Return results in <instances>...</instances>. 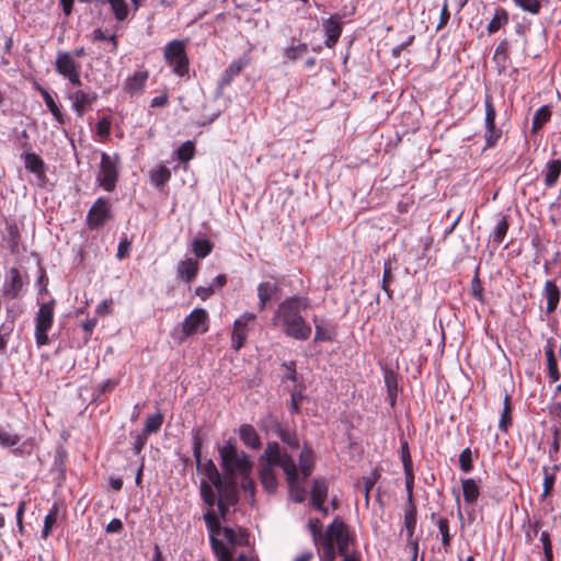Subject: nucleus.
<instances>
[{"mask_svg":"<svg viewBox=\"0 0 561 561\" xmlns=\"http://www.w3.org/2000/svg\"><path fill=\"white\" fill-rule=\"evenodd\" d=\"M256 316L252 312H244L233 322L231 333V346L234 351H239L247 342L248 333L255 323Z\"/></svg>","mask_w":561,"mask_h":561,"instance_id":"obj_10","label":"nucleus"},{"mask_svg":"<svg viewBox=\"0 0 561 561\" xmlns=\"http://www.w3.org/2000/svg\"><path fill=\"white\" fill-rule=\"evenodd\" d=\"M171 176L170 170L165 167H159L152 174V180L157 185L165 183Z\"/></svg>","mask_w":561,"mask_h":561,"instance_id":"obj_53","label":"nucleus"},{"mask_svg":"<svg viewBox=\"0 0 561 561\" xmlns=\"http://www.w3.org/2000/svg\"><path fill=\"white\" fill-rule=\"evenodd\" d=\"M213 245L206 239H197L193 242V252L197 257H206L211 252Z\"/></svg>","mask_w":561,"mask_h":561,"instance_id":"obj_43","label":"nucleus"},{"mask_svg":"<svg viewBox=\"0 0 561 561\" xmlns=\"http://www.w3.org/2000/svg\"><path fill=\"white\" fill-rule=\"evenodd\" d=\"M195 294L202 300H205L214 294V288H213V286H208V287L199 286L195 289Z\"/></svg>","mask_w":561,"mask_h":561,"instance_id":"obj_61","label":"nucleus"},{"mask_svg":"<svg viewBox=\"0 0 561 561\" xmlns=\"http://www.w3.org/2000/svg\"><path fill=\"white\" fill-rule=\"evenodd\" d=\"M540 541L542 543V548H543V552H545V560L552 561V559H553L552 545H551L550 536L547 531H542L540 534Z\"/></svg>","mask_w":561,"mask_h":561,"instance_id":"obj_52","label":"nucleus"},{"mask_svg":"<svg viewBox=\"0 0 561 561\" xmlns=\"http://www.w3.org/2000/svg\"><path fill=\"white\" fill-rule=\"evenodd\" d=\"M69 99L72 102V108L77 115L82 116L85 110L96 100V94L93 92L77 90L70 94Z\"/></svg>","mask_w":561,"mask_h":561,"instance_id":"obj_17","label":"nucleus"},{"mask_svg":"<svg viewBox=\"0 0 561 561\" xmlns=\"http://www.w3.org/2000/svg\"><path fill=\"white\" fill-rule=\"evenodd\" d=\"M57 71L67 77L79 69V65L76 62L73 57L69 53H59L56 58Z\"/></svg>","mask_w":561,"mask_h":561,"instance_id":"obj_20","label":"nucleus"},{"mask_svg":"<svg viewBox=\"0 0 561 561\" xmlns=\"http://www.w3.org/2000/svg\"><path fill=\"white\" fill-rule=\"evenodd\" d=\"M21 440V437L11 432L8 428L0 427V445L3 447H13L18 445Z\"/></svg>","mask_w":561,"mask_h":561,"instance_id":"obj_40","label":"nucleus"},{"mask_svg":"<svg viewBox=\"0 0 561 561\" xmlns=\"http://www.w3.org/2000/svg\"><path fill=\"white\" fill-rule=\"evenodd\" d=\"M323 31L325 35L324 44L327 47H333L342 33V19L339 14H333L323 21Z\"/></svg>","mask_w":561,"mask_h":561,"instance_id":"obj_16","label":"nucleus"},{"mask_svg":"<svg viewBox=\"0 0 561 561\" xmlns=\"http://www.w3.org/2000/svg\"><path fill=\"white\" fill-rule=\"evenodd\" d=\"M401 457L404 468H411L412 467V460L409 453L408 443L404 442L401 446Z\"/></svg>","mask_w":561,"mask_h":561,"instance_id":"obj_60","label":"nucleus"},{"mask_svg":"<svg viewBox=\"0 0 561 561\" xmlns=\"http://www.w3.org/2000/svg\"><path fill=\"white\" fill-rule=\"evenodd\" d=\"M561 174V160H551L547 163L545 170V185L553 186Z\"/></svg>","mask_w":561,"mask_h":561,"instance_id":"obj_30","label":"nucleus"},{"mask_svg":"<svg viewBox=\"0 0 561 561\" xmlns=\"http://www.w3.org/2000/svg\"><path fill=\"white\" fill-rule=\"evenodd\" d=\"M195 152V146L193 141L187 140L183 142L180 148L178 149V158L183 161L187 162L191 159H193Z\"/></svg>","mask_w":561,"mask_h":561,"instance_id":"obj_44","label":"nucleus"},{"mask_svg":"<svg viewBox=\"0 0 561 561\" xmlns=\"http://www.w3.org/2000/svg\"><path fill=\"white\" fill-rule=\"evenodd\" d=\"M312 320L314 324V342L332 341L335 333L333 327L325 325L317 316Z\"/></svg>","mask_w":561,"mask_h":561,"instance_id":"obj_28","label":"nucleus"},{"mask_svg":"<svg viewBox=\"0 0 561 561\" xmlns=\"http://www.w3.org/2000/svg\"><path fill=\"white\" fill-rule=\"evenodd\" d=\"M313 465V453L309 447L306 446L302 448L299 455V471L302 476V481L311 474Z\"/></svg>","mask_w":561,"mask_h":561,"instance_id":"obj_26","label":"nucleus"},{"mask_svg":"<svg viewBox=\"0 0 561 561\" xmlns=\"http://www.w3.org/2000/svg\"><path fill=\"white\" fill-rule=\"evenodd\" d=\"M449 18H450V14H449V11H448V4H447V1H445L444 4H443L442 11H440V20H439V23L437 25V28H440L444 25H446L448 20H449Z\"/></svg>","mask_w":561,"mask_h":561,"instance_id":"obj_62","label":"nucleus"},{"mask_svg":"<svg viewBox=\"0 0 561 561\" xmlns=\"http://www.w3.org/2000/svg\"><path fill=\"white\" fill-rule=\"evenodd\" d=\"M351 533L347 525L340 517H335L323 533L321 542V561H334L336 554L344 556L343 561H359L356 557L348 554Z\"/></svg>","mask_w":561,"mask_h":561,"instance_id":"obj_3","label":"nucleus"},{"mask_svg":"<svg viewBox=\"0 0 561 561\" xmlns=\"http://www.w3.org/2000/svg\"><path fill=\"white\" fill-rule=\"evenodd\" d=\"M164 59L172 67L173 72L180 77L188 72V58L183 41H172L164 47Z\"/></svg>","mask_w":561,"mask_h":561,"instance_id":"obj_7","label":"nucleus"},{"mask_svg":"<svg viewBox=\"0 0 561 561\" xmlns=\"http://www.w3.org/2000/svg\"><path fill=\"white\" fill-rule=\"evenodd\" d=\"M241 478H242V483H241L242 489L245 492H249L250 497L253 499L254 490H255L254 481L252 479H250V476L241 477Z\"/></svg>","mask_w":561,"mask_h":561,"instance_id":"obj_58","label":"nucleus"},{"mask_svg":"<svg viewBox=\"0 0 561 561\" xmlns=\"http://www.w3.org/2000/svg\"><path fill=\"white\" fill-rule=\"evenodd\" d=\"M163 417L160 413L150 415L145 424V434L157 432L162 425Z\"/></svg>","mask_w":561,"mask_h":561,"instance_id":"obj_47","label":"nucleus"},{"mask_svg":"<svg viewBox=\"0 0 561 561\" xmlns=\"http://www.w3.org/2000/svg\"><path fill=\"white\" fill-rule=\"evenodd\" d=\"M437 526L439 529V533L442 535V543L445 548H448L450 546V535H449V523L447 518H439L437 522Z\"/></svg>","mask_w":561,"mask_h":561,"instance_id":"obj_46","label":"nucleus"},{"mask_svg":"<svg viewBox=\"0 0 561 561\" xmlns=\"http://www.w3.org/2000/svg\"><path fill=\"white\" fill-rule=\"evenodd\" d=\"M198 262L194 259H186L178 264V276L190 283L197 274Z\"/></svg>","mask_w":561,"mask_h":561,"instance_id":"obj_25","label":"nucleus"},{"mask_svg":"<svg viewBox=\"0 0 561 561\" xmlns=\"http://www.w3.org/2000/svg\"><path fill=\"white\" fill-rule=\"evenodd\" d=\"M512 424V408L510 403V397L506 394L504 398V407L499 422L501 431L506 432L508 426Z\"/></svg>","mask_w":561,"mask_h":561,"instance_id":"obj_38","label":"nucleus"},{"mask_svg":"<svg viewBox=\"0 0 561 561\" xmlns=\"http://www.w3.org/2000/svg\"><path fill=\"white\" fill-rule=\"evenodd\" d=\"M507 229H508V224L507 221L503 218L501 219L495 228H494V240L497 241V242H501L503 240V238L505 237L506 232H507Z\"/></svg>","mask_w":561,"mask_h":561,"instance_id":"obj_54","label":"nucleus"},{"mask_svg":"<svg viewBox=\"0 0 561 561\" xmlns=\"http://www.w3.org/2000/svg\"><path fill=\"white\" fill-rule=\"evenodd\" d=\"M23 288V280L18 268L12 267L9 271V279L5 282L3 291L10 299H15L20 296Z\"/></svg>","mask_w":561,"mask_h":561,"instance_id":"obj_18","label":"nucleus"},{"mask_svg":"<svg viewBox=\"0 0 561 561\" xmlns=\"http://www.w3.org/2000/svg\"><path fill=\"white\" fill-rule=\"evenodd\" d=\"M304 396L301 392H293L290 398V409L294 413H299V404L302 401Z\"/></svg>","mask_w":561,"mask_h":561,"instance_id":"obj_59","label":"nucleus"},{"mask_svg":"<svg viewBox=\"0 0 561 561\" xmlns=\"http://www.w3.org/2000/svg\"><path fill=\"white\" fill-rule=\"evenodd\" d=\"M278 436L282 439V442L287 444L289 447H291V448L299 447V439L295 433L282 428L278 431Z\"/></svg>","mask_w":561,"mask_h":561,"instance_id":"obj_50","label":"nucleus"},{"mask_svg":"<svg viewBox=\"0 0 561 561\" xmlns=\"http://www.w3.org/2000/svg\"><path fill=\"white\" fill-rule=\"evenodd\" d=\"M92 39L93 41H110L113 44V50H116V48H117L116 36L115 35L106 36L101 28H96L93 31Z\"/></svg>","mask_w":561,"mask_h":561,"instance_id":"obj_57","label":"nucleus"},{"mask_svg":"<svg viewBox=\"0 0 561 561\" xmlns=\"http://www.w3.org/2000/svg\"><path fill=\"white\" fill-rule=\"evenodd\" d=\"M376 481H377L376 472H373L369 477L364 478V494H365L366 504H368V502H369V491L374 488Z\"/></svg>","mask_w":561,"mask_h":561,"instance_id":"obj_56","label":"nucleus"},{"mask_svg":"<svg viewBox=\"0 0 561 561\" xmlns=\"http://www.w3.org/2000/svg\"><path fill=\"white\" fill-rule=\"evenodd\" d=\"M133 4V10L136 12L139 7V0H130ZM107 3L111 5L113 14L117 21H124L127 19L129 9L126 0H107Z\"/></svg>","mask_w":561,"mask_h":561,"instance_id":"obj_21","label":"nucleus"},{"mask_svg":"<svg viewBox=\"0 0 561 561\" xmlns=\"http://www.w3.org/2000/svg\"><path fill=\"white\" fill-rule=\"evenodd\" d=\"M459 463L463 472H469L472 469V454L470 448H466L460 453Z\"/></svg>","mask_w":561,"mask_h":561,"instance_id":"obj_51","label":"nucleus"},{"mask_svg":"<svg viewBox=\"0 0 561 561\" xmlns=\"http://www.w3.org/2000/svg\"><path fill=\"white\" fill-rule=\"evenodd\" d=\"M551 116V112L548 106H541L539 110L536 111L534 118H533V129L537 130L541 128Z\"/></svg>","mask_w":561,"mask_h":561,"instance_id":"obj_39","label":"nucleus"},{"mask_svg":"<svg viewBox=\"0 0 561 561\" xmlns=\"http://www.w3.org/2000/svg\"><path fill=\"white\" fill-rule=\"evenodd\" d=\"M308 307L309 301L306 297H288L275 310L272 324L280 328L288 337L306 341L310 337L312 330L301 313Z\"/></svg>","mask_w":561,"mask_h":561,"instance_id":"obj_2","label":"nucleus"},{"mask_svg":"<svg viewBox=\"0 0 561 561\" xmlns=\"http://www.w3.org/2000/svg\"><path fill=\"white\" fill-rule=\"evenodd\" d=\"M385 383L390 399V404L394 405L396 398L398 394V379L397 375L392 370L385 371Z\"/></svg>","mask_w":561,"mask_h":561,"instance_id":"obj_33","label":"nucleus"},{"mask_svg":"<svg viewBox=\"0 0 561 561\" xmlns=\"http://www.w3.org/2000/svg\"><path fill=\"white\" fill-rule=\"evenodd\" d=\"M240 438L248 447L259 449L261 447V439L252 425L244 424L239 430Z\"/></svg>","mask_w":561,"mask_h":561,"instance_id":"obj_23","label":"nucleus"},{"mask_svg":"<svg viewBox=\"0 0 561 561\" xmlns=\"http://www.w3.org/2000/svg\"><path fill=\"white\" fill-rule=\"evenodd\" d=\"M202 438L198 432H196L193 436V455L196 460L197 470L206 477V479L201 481V484L207 483L213 491L233 485V481H228V478L226 480L221 478L213 460L202 462Z\"/></svg>","mask_w":561,"mask_h":561,"instance_id":"obj_6","label":"nucleus"},{"mask_svg":"<svg viewBox=\"0 0 561 561\" xmlns=\"http://www.w3.org/2000/svg\"><path fill=\"white\" fill-rule=\"evenodd\" d=\"M543 296L547 298V313H552L560 300V290L554 282L547 280L543 288Z\"/></svg>","mask_w":561,"mask_h":561,"instance_id":"obj_22","label":"nucleus"},{"mask_svg":"<svg viewBox=\"0 0 561 561\" xmlns=\"http://www.w3.org/2000/svg\"><path fill=\"white\" fill-rule=\"evenodd\" d=\"M147 78H148V75L145 71H138V72L134 73L126 81L127 91H129L130 93H136V92L140 91L144 88L145 82L147 81Z\"/></svg>","mask_w":561,"mask_h":561,"instance_id":"obj_32","label":"nucleus"},{"mask_svg":"<svg viewBox=\"0 0 561 561\" xmlns=\"http://www.w3.org/2000/svg\"><path fill=\"white\" fill-rule=\"evenodd\" d=\"M214 493L216 494L215 505H217L218 508V514L216 513V515L218 516V519H225L228 514L229 506L233 505L237 502L234 484L228 485L227 488L224 489L216 490L214 491Z\"/></svg>","mask_w":561,"mask_h":561,"instance_id":"obj_15","label":"nucleus"},{"mask_svg":"<svg viewBox=\"0 0 561 561\" xmlns=\"http://www.w3.org/2000/svg\"><path fill=\"white\" fill-rule=\"evenodd\" d=\"M308 529L312 535L313 542L320 547L323 539L321 522L318 518H310L308 522Z\"/></svg>","mask_w":561,"mask_h":561,"instance_id":"obj_41","label":"nucleus"},{"mask_svg":"<svg viewBox=\"0 0 561 561\" xmlns=\"http://www.w3.org/2000/svg\"><path fill=\"white\" fill-rule=\"evenodd\" d=\"M219 456L221 460V467L226 473L232 480L234 474L240 477L250 476L252 470V463L244 453H239L236 445L228 440L220 449Z\"/></svg>","mask_w":561,"mask_h":561,"instance_id":"obj_5","label":"nucleus"},{"mask_svg":"<svg viewBox=\"0 0 561 561\" xmlns=\"http://www.w3.org/2000/svg\"><path fill=\"white\" fill-rule=\"evenodd\" d=\"M484 107H485V117H484L485 133H484V138H485L488 147H493V146L496 145V142L502 137V130L497 129L495 127L496 112H495V107H494L493 102H492V98L490 95L485 96Z\"/></svg>","mask_w":561,"mask_h":561,"instance_id":"obj_12","label":"nucleus"},{"mask_svg":"<svg viewBox=\"0 0 561 561\" xmlns=\"http://www.w3.org/2000/svg\"><path fill=\"white\" fill-rule=\"evenodd\" d=\"M25 168L38 175L44 173V162L36 153H27L25 156Z\"/></svg>","mask_w":561,"mask_h":561,"instance_id":"obj_35","label":"nucleus"},{"mask_svg":"<svg viewBox=\"0 0 561 561\" xmlns=\"http://www.w3.org/2000/svg\"><path fill=\"white\" fill-rule=\"evenodd\" d=\"M404 525L407 528L408 537L412 538L416 525V511L414 507H411L409 511L405 512Z\"/></svg>","mask_w":561,"mask_h":561,"instance_id":"obj_45","label":"nucleus"},{"mask_svg":"<svg viewBox=\"0 0 561 561\" xmlns=\"http://www.w3.org/2000/svg\"><path fill=\"white\" fill-rule=\"evenodd\" d=\"M56 522V512H50L45 516L44 527L42 531L43 538H47L51 531L53 525Z\"/></svg>","mask_w":561,"mask_h":561,"instance_id":"obj_55","label":"nucleus"},{"mask_svg":"<svg viewBox=\"0 0 561 561\" xmlns=\"http://www.w3.org/2000/svg\"><path fill=\"white\" fill-rule=\"evenodd\" d=\"M118 157L105 152L101 154L100 170L96 176L98 183L107 192L114 191L118 179Z\"/></svg>","mask_w":561,"mask_h":561,"instance_id":"obj_8","label":"nucleus"},{"mask_svg":"<svg viewBox=\"0 0 561 561\" xmlns=\"http://www.w3.org/2000/svg\"><path fill=\"white\" fill-rule=\"evenodd\" d=\"M39 93L43 96L46 106L49 108V111L51 112V114L56 118V121L60 124H64V114L58 108L57 104L55 103V101H54L53 96L49 94V92L44 88H39Z\"/></svg>","mask_w":561,"mask_h":561,"instance_id":"obj_34","label":"nucleus"},{"mask_svg":"<svg viewBox=\"0 0 561 561\" xmlns=\"http://www.w3.org/2000/svg\"><path fill=\"white\" fill-rule=\"evenodd\" d=\"M543 474H545V478H543V490H542L541 497L546 499L548 495H550V493H551V491L553 489V485H554V482H556V477H554L553 473L549 472V469L547 467H543Z\"/></svg>","mask_w":561,"mask_h":561,"instance_id":"obj_48","label":"nucleus"},{"mask_svg":"<svg viewBox=\"0 0 561 561\" xmlns=\"http://www.w3.org/2000/svg\"><path fill=\"white\" fill-rule=\"evenodd\" d=\"M396 270V261L387 260L383 263L382 288L389 295V285L393 280V271Z\"/></svg>","mask_w":561,"mask_h":561,"instance_id":"obj_37","label":"nucleus"},{"mask_svg":"<svg viewBox=\"0 0 561 561\" xmlns=\"http://www.w3.org/2000/svg\"><path fill=\"white\" fill-rule=\"evenodd\" d=\"M110 218L108 202L100 197L94 205L90 208L87 221L90 228H98L103 226Z\"/></svg>","mask_w":561,"mask_h":561,"instance_id":"obj_14","label":"nucleus"},{"mask_svg":"<svg viewBox=\"0 0 561 561\" xmlns=\"http://www.w3.org/2000/svg\"><path fill=\"white\" fill-rule=\"evenodd\" d=\"M54 321V302L43 304L35 317V341L38 346L47 345L49 339L47 332L50 330Z\"/></svg>","mask_w":561,"mask_h":561,"instance_id":"obj_9","label":"nucleus"},{"mask_svg":"<svg viewBox=\"0 0 561 561\" xmlns=\"http://www.w3.org/2000/svg\"><path fill=\"white\" fill-rule=\"evenodd\" d=\"M208 330V313L205 309H194L182 323L184 336L205 333Z\"/></svg>","mask_w":561,"mask_h":561,"instance_id":"obj_11","label":"nucleus"},{"mask_svg":"<svg viewBox=\"0 0 561 561\" xmlns=\"http://www.w3.org/2000/svg\"><path fill=\"white\" fill-rule=\"evenodd\" d=\"M202 499L204 504L207 506V511L204 514V520L209 531L210 543L218 561H233L232 552L218 537L222 536L231 547H239L248 545V534L241 528L234 530L230 527H220L218 516L214 510L216 494L207 483H202Z\"/></svg>","mask_w":561,"mask_h":561,"instance_id":"obj_1","label":"nucleus"},{"mask_svg":"<svg viewBox=\"0 0 561 561\" xmlns=\"http://www.w3.org/2000/svg\"><path fill=\"white\" fill-rule=\"evenodd\" d=\"M123 528V523L121 519L113 518L106 526L107 533H118Z\"/></svg>","mask_w":561,"mask_h":561,"instance_id":"obj_64","label":"nucleus"},{"mask_svg":"<svg viewBox=\"0 0 561 561\" xmlns=\"http://www.w3.org/2000/svg\"><path fill=\"white\" fill-rule=\"evenodd\" d=\"M328 496V483L324 479H316L311 489V504L320 505Z\"/></svg>","mask_w":561,"mask_h":561,"instance_id":"obj_29","label":"nucleus"},{"mask_svg":"<svg viewBox=\"0 0 561 561\" xmlns=\"http://www.w3.org/2000/svg\"><path fill=\"white\" fill-rule=\"evenodd\" d=\"M278 285L275 282L266 280L262 282L257 286V296H259V310L263 311L266 308V304L273 298V296L277 293Z\"/></svg>","mask_w":561,"mask_h":561,"instance_id":"obj_19","label":"nucleus"},{"mask_svg":"<svg viewBox=\"0 0 561 561\" xmlns=\"http://www.w3.org/2000/svg\"><path fill=\"white\" fill-rule=\"evenodd\" d=\"M267 455L283 469L288 483L289 497L296 503L304 502L306 490L302 481L299 480V471L294 458L283 451L276 442L267 443Z\"/></svg>","mask_w":561,"mask_h":561,"instance_id":"obj_4","label":"nucleus"},{"mask_svg":"<svg viewBox=\"0 0 561 561\" xmlns=\"http://www.w3.org/2000/svg\"><path fill=\"white\" fill-rule=\"evenodd\" d=\"M307 51H308V45L306 43H298V44H291L290 46H288L285 49L284 54L288 60L295 61V60L301 58Z\"/></svg>","mask_w":561,"mask_h":561,"instance_id":"obj_36","label":"nucleus"},{"mask_svg":"<svg viewBox=\"0 0 561 561\" xmlns=\"http://www.w3.org/2000/svg\"><path fill=\"white\" fill-rule=\"evenodd\" d=\"M129 249H130V242L128 240H123L119 244H118V249H117V257L118 259H123L125 257L128 252H129Z\"/></svg>","mask_w":561,"mask_h":561,"instance_id":"obj_63","label":"nucleus"},{"mask_svg":"<svg viewBox=\"0 0 561 561\" xmlns=\"http://www.w3.org/2000/svg\"><path fill=\"white\" fill-rule=\"evenodd\" d=\"M462 484V494L463 500L468 504H473L478 501L480 495V488L474 479H463L461 481Z\"/></svg>","mask_w":561,"mask_h":561,"instance_id":"obj_27","label":"nucleus"},{"mask_svg":"<svg viewBox=\"0 0 561 561\" xmlns=\"http://www.w3.org/2000/svg\"><path fill=\"white\" fill-rule=\"evenodd\" d=\"M247 65V61L243 59H238L232 61L229 67L222 72L219 87L225 88L229 85L233 78L239 76V73L242 71L243 67Z\"/></svg>","mask_w":561,"mask_h":561,"instance_id":"obj_24","label":"nucleus"},{"mask_svg":"<svg viewBox=\"0 0 561 561\" xmlns=\"http://www.w3.org/2000/svg\"><path fill=\"white\" fill-rule=\"evenodd\" d=\"M554 344H556V341L553 339L547 340V345L545 347V354H546L548 368L558 366L557 358L554 355Z\"/></svg>","mask_w":561,"mask_h":561,"instance_id":"obj_49","label":"nucleus"},{"mask_svg":"<svg viewBox=\"0 0 561 561\" xmlns=\"http://www.w3.org/2000/svg\"><path fill=\"white\" fill-rule=\"evenodd\" d=\"M513 1L523 11L528 12L534 15L538 14L541 10L540 0H513Z\"/></svg>","mask_w":561,"mask_h":561,"instance_id":"obj_42","label":"nucleus"},{"mask_svg":"<svg viewBox=\"0 0 561 561\" xmlns=\"http://www.w3.org/2000/svg\"><path fill=\"white\" fill-rule=\"evenodd\" d=\"M260 460L263 462L260 470L261 483L268 493H272L276 490L278 484L274 468L279 467V465L274 462L267 455V447L265 448L263 455L260 457Z\"/></svg>","mask_w":561,"mask_h":561,"instance_id":"obj_13","label":"nucleus"},{"mask_svg":"<svg viewBox=\"0 0 561 561\" xmlns=\"http://www.w3.org/2000/svg\"><path fill=\"white\" fill-rule=\"evenodd\" d=\"M508 13L503 8L495 9L494 15L490 23L488 24V33L493 34L497 32L502 26L506 25L508 23Z\"/></svg>","mask_w":561,"mask_h":561,"instance_id":"obj_31","label":"nucleus"}]
</instances>
